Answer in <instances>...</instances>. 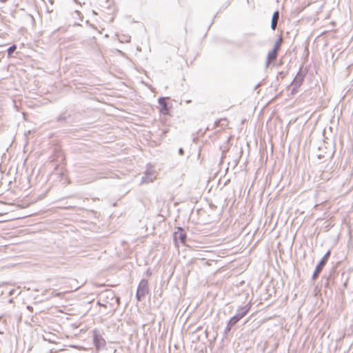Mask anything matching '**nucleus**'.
Segmentation results:
<instances>
[{"label": "nucleus", "instance_id": "nucleus-1", "mask_svg": "<svg viewBox=\"0 0 353 353\" xmlns=\"http://www.w3.org/2000/svg\"><path fill=\"white\" fill-rule=\"evenodd\" d=\"M282 43V39L280 38L274 44V48L271 52L268 54L267 60L268 63L273 62L277 57L278 52L280 50Z\"/></svg>", "mask_w": 353, "mask_h": 353}, {"label": "nucleus", "instance_id": "nucleus-2", "mask_svg": "<svg viewBox=\"0 0 353 353\" xmlns=\"http://www.w3.org/2000/svg\"><path fill=\"white\" fill-rule=\"evenodd\" d=\"M186 233L182 228H178L174 233V241L175 245L179 246V243L185 244L186 240Z\"/></svg>", "mask_w": 353, "mask_h": 353}, {"label": "nucleus", "instance_id": "nucleus-3", "mask_svg": "<svg viewBox=\"0 0 353 353\" xmlns=\"http://www.w3.org/2000/svg\"><path fill=\"white\" fill-rule=\"evenodd\" d=\"M330 256V251H327L326 254L323 256L321 261L319 263V264L316 265V269L314 270L313 278L315 279L317 277L319 274V273L321 272L322 269L323 268L324 265L327 263L328 259Z\"/></svg>", "mask_w": 353, "mask_h": 353}, {"label": "nucleus", "instance_id": "nucleus-4", "mask_svg": "<svg viewBox=\"0 0 353 353\" xmlns=\"http://www.w3.org/2000/svg\"><path fill=\"white\" fill-rule=\"evenodd\" d=\"M94 343L97 349L105 345V340L98 334L94 335Z\"/></svg>", "mask_w": 353, "mask_h": 353}, {"label": "nucleus", "instance_id": "nucleus-5", "mask_svg": "<svg viewBox=\"0 0 353 353\" xmlns=\"http://www.w3.org/2000/svg\"><path fill=\"white\" fill-rule=\"evenodd\" d=\"M250 310V306L247 305L238 309L237 316L241 319L245 316Z\"/></svg>", "mask_w": 353, "mask_h": 353}, {"label": "nucleus", "instance_id": "nucleus-6", "mask_svg": "<svg viewBox=\"0 0 353 353\" xmlns=\"http://www.w3.org/2000/svg\"><path fill=\"white\" fill-rule=\"evenodd\" d=\"M240 319H241L237 316V314L232 316L228 321L227 330L230 331L232 326L234 325Z\"/></svg>", "mask_w": 353, "mask_h": 353}, {"label": "nucleus", "instance_id": "nucleus-7", "mask_svg": "<svg viewBox=\"0 0 353 353\" xmlns=\"http://www.w3.org/2000/svg\"><path fill=\"white\" fill-rule=\"evenodd\" d=\"M279 18V11L274 12V14H273L272 19V22H271V28H272V30H275L276 29Z\"/></svg>", "mask_w": 353, "mask_h": 353}, {"label": "nucleus", "instance_id": "nucleus-8", "mask_svg": "<svg viewBox=\"0 0 353 353\" xmlns=\"http://www.w3.org/2000/svg\"><path fill=\"white\" fill-rule=\"evenodd\" d=\"M159 103L162 106V108L161 109V112L164 114H168L169 109L167 107V104H166L165 99H159Z\"/></svg>", "mask_w": 353, "mask_h": 353}, {"label": "nucleus", "instance_id": "nucleus-9", "mask_svg": "<svg viewBox=\"0 0 353 353\" xmlns=\"http://www.w3.org/2000/svg\"><path fill=\"white\" fill-rule=\"evenodd\" d=\"M216 126L224 125L225 127H228V125H229V121H228V119H227L225 118L221 119H219V121H217L216 122Z\"/></svg>", "mask_w": 353, "mask_h": 353}, {"label": "nucleus", "instance_id": "nucleus-10", "mask_svg": "<svg viewBox=\"0 0 353 353\" xmlns=\"http://www.w3.org/2000/svg\"><path fill=\"white\" fill-rule=\"evenodd\" d=\"M17 49V46L16 45H13L12 46H10L8 49V57H10L11 54L16 50Z\"/></svg>", "mask_w": 353, "mask_h": 353}, {"label": "nucleus", "instance_id": "nucleus-11", "mask_svg": "<svg viewBox=\"0 0 353 353\" xmlns=\"http://www.w3.org/2000/svg\"><path fill=\"white\" fill-rule=\"evenodd\" d=\"M7 214H8V211H6V210L0 211V216H3V215Z\"/></svg>", "mask_w": 353, "mask_h": 353}, {"label": "nucleus", "instance_id": "nucleus-12", "mask_svg": "<svg viewBox=\"0 0 353 353\" xmlns=\"http://www.w3.org/2000/svg\"><path fill=\"white\" fill-rule=\"evenodd\" d=\"M61 295H62V293H61V292H60V293H57V294H55V296H61Z\"/></svg>", "mask_w": 353, "mask_h": 353}, {"label": "nucleus", "instance_id": "nucleus-13", "mask_svg": "<svg viewBox=\"0 0 353 353\" xmlns=\"http://www.w3.org/2000/svg\"><path fill=\"white\" fill-rule=\"evenodd\" d=\"M7 221V220H1V221H0V223H1V222H5V221Z\"/></svg>", "mask_w": 353, "mask_h": 353}, {"label": "nucleus", "instance_id": "nucleus-14", "mask_svg": "<svg viewBox=\"0 0 353 353\" xmlns=\"http://www.w3.org/2000/svg\"><path fill=\"white\" fill-rule=\"evenodd\" d=\"M6 0H2V2H6Z\"/></svg>", "mask_w": 353, "mask_h": 353}]
</instances>
